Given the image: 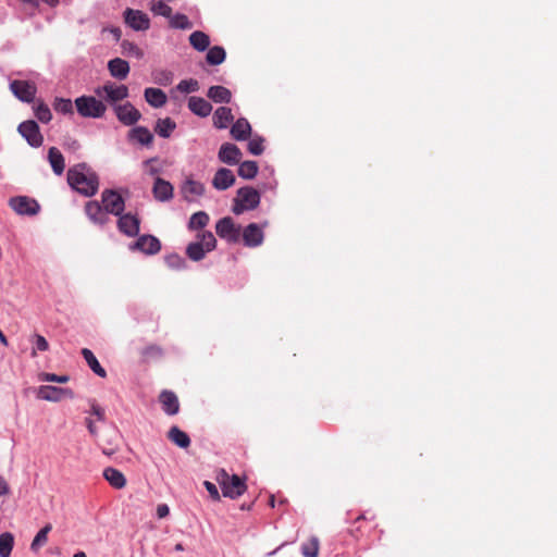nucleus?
Here are the masks:
<instances>
[{"label":"nucleus","mask_w":557,"mask_h":557,"mask_svg":"<svg viewBox=\"0 0 557 557\" xmlns=\"http://www.w3.org/2000/svg\"><path fill=\"white\" fill-rule=\"evenodd\" d=\"M209 223V215L205 211L194 213L188 222L189 230H200Z\"/></svg>","instance_id":"nucleus-41"},{"label":"nucleus","mask_w":557,"mask_h":557,"mask_svg":"<svg viewBox=\"0 0 557 557\" xmlns=\"http://www.w3.org/2000/svg\"><path fill=\"white\" fill-rule=\"evenodd\" d=\"M251 132V126L246 119H238L231 128V135L235 140H245Z\"/></svg>","instance_id":"nucleus-30"},{"label":"nucleus","mask_w":557,"mask_h":557,"mask_svg":"<svg viewBox=\"0 0 557 557\" xmlns=\"http://www.w3.org/2000/svg\"><path fill=\"white\" fill-rule=\"evenodd\" d=\"M14 545V536L4 532L0 534V557H10Z\"/></svg>","instance_id":"nucleus-38"},{"label":"nucleus","mask_w":557,"mask_h":557,"mask_svg":"<svg viewBox=\"0 0 557 557\" xmlns=\"http://www.w3.org/2000/svg\"><path fill=\"white\" fill-rule=\"evenodd\" d=\"M99 97L104 98L107 102L113 107L116 102L122 101L128 97V88L125 85H116L114 83H107L102 87L96 89Z\"/></svg>","instance_id":"nucleus-6"},{"label":"nucleus","mask_w":557,"mask_h":557,"mask_svg":"<svg viewBox=\"0 0 557 557\" xmlns=\"http://www.w3.org/2000/svg\"><path fill=\"white\" fill-rule=\"evenodd\" d=\"M73 557H87V556L84 552H78V553L74 554Z\"/></svg>","instance_id":"nucleus-63"},{"label":"nucleus","mask_w":557,"mask_h":557,"mask_svg":"<svg viewBox=\"0 0 557 557\" xmlns=\"http://www.w3.org/2000/svg\"><path fill=\"white\" fill-rule=\"evenodd\" d=\"M169 438L181 448H187L190 445L189 436L177 426L170 429Z\"/></svg>","instance_id":"nucleus-36"},{"label":"nucleus","mask_w":557,"mask_h":557,"mask_svg":"<svg viewBox=\"0 0 557 557\" xmlns=\"http://www.w3.org/2000/svg\"><path fill=\"white\" fill-rule=\"evenodd\" d=\"M36 397L38 399L58 403L64 398H73L74 394L70 388L41 385L36 389Z\"/></svg>","instance_id":"nucleus-7"},{"label":"nucleus","mask_w":557,"mask_h":557,"mask_svg":"<svg viewBox=\"0 0 557 557\" xmlns=\"http://www.w3.org/2000/svg\"><path fill=\"white\" fill-rule=\"evenodd\" d=\"M33 344L32 356L35 357L37 351H47L49 349V343L47 339L40 334H34L30 338Z\"/></svg>","instance_id":"nucleus-47"},{"label":"nucleus","mask_w":557,"mask_h":557,"mask_svg":"<svg viewBox=\"0 0 557 557\" xmlns=\"http://www.w3.org/2000/svg\"><path fill=\"white\" fill-rule=\"evenodd\" d=\"M39 381L42 382H55V383H67L70 377L67 375H57L54 373H40L38 376Z\"/></svg>","instance_id":"nucleus-51"},{"label":"nucleus","mask_w":557,"mask_h":557,"mask_svg":"<svg viewBox=\"0 0 557 557\" xmlns=\"http://www.w3.org/2000/svg\"><path fill=\"white\" fill-rule=\"evenodd\" d=\"M175 128L176 123L170 117H164L157 121L154 131L160 137L169 138Z\"/></svg>","instance_id":"nucleus-34"},{"label":"nucleus","mask_w":557,"mask_h":557,"mask_svg":"<svg viewBox=\"0 0 557 557\" xmlns=\"http://www.w3.org/2000/svg\"><path fill=\"white\" fill-rule=\"evenodd\" d=\"M163 75H164V81L161 78H157L156 81L160 84H168L170 82V76H169V74H163Z\"/></svg>","instance_id":"nucleus-60"},{"label":"nucleus","mask_w":557,"mask_h":557,"mask_svg":"<svg viewBox=\"0 0 557 557\" xmlns=\"http://www.w3.org/2000/svg\"><path fill=\"white\" fill-rule=\"evenodd\" d=\"M176 88L181 92L188 94L197 91L199 88V84L196 79H183L178 83Z\"/></svg>","instance_id":"nucleus-50"},{"label":"nucleus","mask_w":557,"mask_h":557,"mask_svg":"<svg viewBox=\"0 0 557 557\" xmlns=\"http://www.w3.org/2000/svg\"><path fill=\"white\" fill-rule=\"evenodd\" d=\"M70 186L84 196H92L99 188L97 174L85 163L76 164L67 172Z\"/></svg>","instance_id":"nucleus-1"},{"label":"nucleus","mask_w":557,"mask_h":557,"mask_svg":"<svg viewBox=\"0 0 557 557\" xmlns=\"http://www.w3.org/2000/svg\"><path fill=\"white\" fill-rule=\"evenodd\" d=\"M188 109L196 115L206 117L212 111V106L201 97H190L188 99Z\"/></svg>","instance_id":"nucleus-25"},{"label":"nucleus","mask_w":557,"mask_h":557,"mask_svg":"<svg viewBox=\"0 0 557 557\" xmlns=\"http://www.w3.org/2000/svg\"><path fill=\"white\" fill-rule=\"evenodd\" d=\"M234 183L235 176L233 172L226 168L219 169L212 180V185L218 190H225L233 186Z\"/></svg>","instance_id":"nucleus-20"},{"label":"nucleus","mask_w":557,"mask_h":557,"mask_svg":"<svg viewBox=\"0 0 557 557\" xmlns=\"http://www.w3.org/2000/svg\"><path fill=\"white\" fill-rule=\"evenodd\" d=\"M258 169L256 161H244L239 164L238 175L245 180H251L257 175Z\"/></svg>","instance_id":"nucleus-37"},{"label":"nucleus","mask_w":557,"mask_h":557,"mask_svg":"<svg viewBox=\"0 0 557 557\" xmlns=\"http://www.w3.org/2000/svg\"><path fill=\"white\" fill-rule=\"evenodd\" d=\"M113 110L117 120L126 126L134 125L141 119L140 112L131 102L115 104Z\"/></svg>","instance_id":"nucleus-12"},{"label":"nucleus","mask_w":557,"mask_h":557,"mask_svg":"<svg viewBox=\"0 0 557 557\" xmlns=\"http://www.w3.org/2000/svg\"><path fill=\"white\" fill-rule=\"evenodd\" d=\"M128 139L143 146H150L153 140V135L147 127L136 126L129 131Z\"/></svg>","instance_id":"nucleus-28"},{"label":"nucleus","mask_w":557,"mask_h":557,"mask_svg":"<svg viewBox=\"0 0 557 557\" xmlns=\"http://www.w3.org/2000/svg\"><path fill=\"white\" fill-rule=\"evenodd\" d=\"M101 201L107 214L121 215L124 211L125 202L123 197L115 190L106 189L101 194Z\"/></svg>","instance_id":"nucleus-10"},{"label":"nucleus","mask_w":557,"mask_h":557,"mask_svg":"<svg viewBox=\"0 0 557 557\" xmlns=\"http://www.w3.org/2000/svg\"><path fill=\"white\" fill-rule=\"evenodd\" d=\"M189 44L195 50L202 52L209 48L210 38L206 33L196 30L190 34Z\"/></svg>","instance_id":"nucleus-33"},{"label":"nucleus","mask_w":557,"mask_h":557,"mask_svg":"<svg viewBox=\"0 0 557 557\" xmlns=\"http://www.w3.org/2000/svg\"><path fill=\"white\" fill-rule=\"evenodd\" d=\"M48 160L50 162V165L53 170V172L57 175H61L64 172L65 169V161L60 152V150L55 147H51L48 151Z\"/></svg>","instance_id":"nucleus-31"},{"label":"nucleus","mask_w":557,"mask_h":557,"mask_svg":"<svg viewBox=\"0 0 557 557\" xmlns=\"http://www.w3.org/2000/svg\"><path fill=\"white\" fill-rule=\"evenodd\" d=\"M203 191V184L191 178H187L182 186L184 198L188 201H193L196 197L201 196Z\"/></svg>","instance_id":"nucleus-27"},{"label":"nucleus","mask_w":557,"mask_h":557,"mask_svg":"<svg viewBox=\"0 0 557 557\" xmlns=\"http://www.w3.org/2000/svg\"><path fill=\"white\" fill-rule=\"evenodd\" d=\"M132 250H139L146 255H154L161 249L159 239L152 235H143L129 246Z\"/></svg>","instance_id":"nucleus-15"},{"label":"nucleus","mask_w":557,"mask_h":557,"mask_svg":"<svg viewBox=\"0 0 557 557\" xmlns=\"http://www.w3.org/2000/svg\"><path fill=\"white\" fill-rule=\"evenodd\" d=\"M157 159H150V160H147L145 161L144 163V166H145V171L146 173H148L149 175H158L160 173V168L157 166Z\"/></svg>","instance_id":"nucleus-53"},{"label":"nucleus","mask_w":557,"mask_h":557,"mask_svg":"<svg viewBox=\"0 0 557 557\" xmlns=\"http://www.w3.org/2000/svg\"><path fill=\"white\" fill-rule=\"evenodd\" d=\"M103 453L106 455H112L114 453V449L113 448H110V449L103 448Z\"/></svg>","instance_id":"nucleus-62"},{"label":"nucleus","mask_w":557,"mask_h":557,"mask_svg":"<svg viewBox=\"0 0 557 557\" xmlns=\"http://www.w3.org/2000/svg\"><path fill=\"white\" fill-rule=\"evenodd\" d=\"M165 262L169 268L178 270L184 268L185 260L178 255H170L165 258Z\"/></svg>","instance_id":"nucleus-52"},{"label":"nucleus","mask_w":557,"mask_h":557,"mask_svg":"<svg viewBox=\"0 0 557 557\" xmlns=\"http://www.w3.org/2000/svg\"><path fill=\"white\" fill-rule=\"evenodd\" d=\"M263 230L256 223L247 225L243 231V240L247 247L260 246L263 243Z\"/></svg>","instance_id":"nucleus-17"},{"label":"nucleus","mask_w":557,"mask_h":557,"mask_svg":"<svg viewBox=\"0 0 557 557\" xmlns=\"http://www.w3.org/2000/svg\"><path fill=\"white\" fill-rule=\"evenodd\" d=\"M91 413L96 416L97 420H104V410L95 401L91 404Z\"/></svg>","instance_id":"nucleus-55"},{"label":"nucleus","mask_w":557,"mask_h":557,"mask_svg":"<svg viewBox=\"0 0 557 557\" xmlns=\"http://www.w3.org/2000/svg\"><path fill=\"white\" fill-rule=\"evenodd\" d=\"M124 22L136 32H145L150 27V18L149 16L140 11L127 8L124 13Z\"/></svg>","instance_id":"nucleus-9"},{"label":"nucleus","mask_w":557,"mask_h":557,"mask_svg":"<svg viewBox=\"0 0 557 557\" xmlns=\"http://www.w3.org/2000/svg\"><path fill=\"white\" fill-rule=\"evenodd\" d=\"M260 203V195L252 187H243L237 190V197L233 207L235 214H240L244 211L253 210Z\"/></svg>","instance_id":"nucleus-5"},{"label":"nucleus","mask_w":557,"mask_h":557,"mask_svg":"<svg viewBox=\"0 0 557 557\" xmlns=\"http://www.w3.org/2000/svg\"><path fill=\"white\" fill-rule=\"evenodd\" d=\"M0 342L1 344H3L4 346H8V339L5 337V335L2 333V331L0 330Z\"/></svg>","instance_id":"nucleus-61"},{"label":"nucleus","mask_w":557,"mask_h":557,"mask_svg":"<svg viewBox=\"0 0 557 557\" xmlns=\"http://www.w3.org/2000/svg\"><path fill=\"white\" fill-rule=\"evenodd\" d=\"M160 403L162 406L163 411L169 416H174L180 410V403L177 399V396L170 391H163L160 394Z\"/></svg>","instance_id":"nucleus-21"},{"label":"nucleus","mask_w":557,"mask_h":557,"mask_svg":"<svg viewBox=\"0 0 557 557\" xmlns=\"http://www.w3.org/2000/svg\"><path fill=\"white\" fill-rule=\"evenodd\" d=\"M145 100L153 108H161L166 103L168 97L160 88L148 87L144 91Z\"/></svg>","instance_id":"nucleus-26"},{"label":"nucleus","mask_w":557,"mask_h":557,"mask_svg":"<svg viewBox=\"0 0 557 557\" xmlns=\"http://www.w3.org/2000/svg\"><path fill=\"white\" fill-rule=\"evenodd\" d=\"M13 95L23 102H32L36 96V85L27 81H13L10 84Z\"/></svg>","instance_id":"nucleus-13"},{"label":"nucleus","mask_w":557,"mask_h":557,"mask_svg":"<svg viewBox=\"0 0 557 557\" xmlns=\"http://www.w3.org/2000/svg\"><path fill=\"white\" fill-rule=\"evenodd\" d=\"M207 96L216 103H228L232 98L231 91L224 86L210 87Z\"/></svg>","instance_id":"nucleus-32"},{"label":"nucleus","mask_w":557,"mask_h":557,"mask_svg":"<svg viewBox=\"0 0 557 557\" xmlns=\"http://www.w3.org/2000/svg\"><path fill=\"white\" fill-rule=\"evenodd\" d=\"M248 150L253 156H260L263 150V138L261 137H253L248 141Z\"/></svg>","instance_id":"nucleus-49"},{"label":"nucleus","mask_w":557,"mask_h":557,"mask_svg":"<svg viewBox=\"0 0 557 557\" xmlns=\"http://www.w3.org/2000/svg\"><path fill=\"white\" fill-rule=\"evenodd\" d=\"M51 524L45 525L34 537L30 548L33 552H38L48 541V533L51 531Z\"/></svg>","instance_id":"nucleus-42"},{"label":"nucleus","mask_w":557,"mask_h":557,"mask_svg":"<svg viewBox=\"0 0 557 557\" xmlns=\"http://www.w3.org/2000/svg\"><path fill=\"white\" fill-rule=\"evenodd\" d=\"M215 232L221 238L228 243H236L239 238V227L234 224L230 216L218 221Z\"/></svg>","instance_id":"nucleus-14"},{"label":"nucleus","mask_w":557,"mask_h":557,"mask_svg":"<svg viewBox=\"0 0 557 557\" xmlns=\"http://www.w3.org/2000/svg\"><path fill=\"white\" fill-rule=\"evenodd\" d=\"M9 205L20 215H35L40 209L38 202L27 196L13 197Z\"/></svg>","instance_id":"nucleus-11"},{"label":"nucleus","mask_w":557,"mask_h":557,"mask_svg":"<svg viewBox=\"0 0 557 557\" xmlns=\"http://www.w3.org/2000/svg\"><path fill=\"white\" fill-rule=\"evenodd\" d=\"M86 426L92 436H97L98 431H97V428L91 419H89V418L86 419Z\"/></svg>","instance_id":"nucleus-57"},{"label":"nucleus","mask_w":557,"mask_h":557,"mask_svg":"<svg viewBox=\"0 0 557 557\" xmlns=\"http://www.w3.org/2000/svg\"><path fill=\"white\" fill-rule=\"evenodd\" d=\"M85 212L89 220L95 224L103 225L109 221L103 206H100L98 201H88L85 206Z\"/></svg>","instance_id":"nucleus-19"},{"label":"nucleus","mask_w":557,"mask_h":557,"mask_svg":"<svg viewBox=\"0 0 557 557\" xmlns=\"http://www.w3.org/2000/svg\"><path fill=\"white\" fill-rule=\"evenodd\" d=\"M198 238V242L190 243L186 248V253L193 261L203 259L206 252L212 251L216 246V239L211 232H205Z\"/></svg>","instance_id":"nucleus-4"},{"label":"nucleus","mask_w":557,"mask_h":557,"mask_svg":"<svg viewBox=\"0 0 557 557\" xmlns=\"http://www.w3.org/2000/svg\"><path fill=\"white\" fill-rule=\"evenodd\" d=\"M150 10L156 15H161V16L169 17V18L172 15V8L170 5H168L166 3H164L162 0L158 1V2H151Z\"/></svg>","instance_id":"nucleus-48"},{"label":"nucleus","mask_w":557,"mask_h":557,"mask_svg":"<svg viewBox=\"0 0 557 557\" xmlns=\"http://www.w3.org/2000/svg\"><path fill=\"white\" fill-rule=\"evenodd\" d=\"M170 513V508L168 505L165 504H160L158 505L157 507V516L159 519H163L165 517H168Z\"/></svg>","instance_id":"nucleus-56"},{"label":"nucleus","mask_w":557,"mask_h":557,"mask_svg":"<svg viewBox=\"0 0 557 557\" xmlns=\"http://www.w3.org/2000/svg\"><path fill=\"white\" fill-rule=\"evenodd\" d=\"M34 113L35 116L41 122V123H49L52 119V113L49 109V107L44 102H38L34 107Z\"/></svg>","instance_id":"nucleus-45"},{"label":"nucleus","mask_w":557,"mask_h":557,"mask_svg":"<svg viewBox=\"0 0 557 557\" xmlns=\"http://www.w3.org/2000/svg\"><path fill=\"white\" fill-rule=\"evenodd\" d=\"M234 116L232 110L226 107H220L213 114V124L216 128H226L233 121Z\"/></svg>","instance_id":"nucleus-29"},{"label":"nucleus","mask_w":557,"mask_h":557,"mask_svg":"<svg viewBox=\"0 0 557 557\" xmlns=\"http://www.w3.org/2000/svg\"><path fill=\"white\" fill-rule=\"evenodd\" d=\"M226 57L225 50L220 46H214L207 53V62L211 65H219L224 62Z\"/></svg>","instance_id":"nucleus-39"},{"label":"nucleus","mask_w":557,"mask_h":557,"mask_svg":"<svg viewBox=\"0 0 557 557\" xmlns=\"http://www.w3.org/2000/svg\"><path fill=\"white\" fill-rule=\"evenodd\" d=\"M9 491L10 488L8 482L2 476H0V496L7 495Z\"/></svg>","instance_id":"nucleus-58"},{"label":"nucleus","mask_w":557,"mask_h":557,"mask_svg":"<svg viewBox=\"0 0 557 557\" xmlns=\"http://www.w3.org/2000/svg\"><path fill=\"white\" fill-rule=\"evenodd\" d=\"M117 228L121 233L128 237H134L139 233V219L137 215L132 213H125L119 215Z\"/></svg>","instance_id":"nucleus-16"},{"label":"nucleus","mask_w":557,"mask_h":557,"mask_svg":"<svg viewBox=\"0 0 557 557\" xmlns=\"http://www.w3.org/2000/svg\"><path fill=\"white\" fill-rule=\"evenodd\" d=\"M153 196L159 201H168L173 197V186L170 182L157 177L152 188Z\"/></svg>","instance_id":"nucleus-22"},{"label":"nucleus","mask_w":557,"mask_h":557,"mask_svg":"<svg viewBox=\"0 0 557 557\" xmlns=\"http://www.w3.org/2000/svg\"><path fill=\"white\" fill-rule=\"evenodd\" d=\"M110 75L117 79H125L129 73V64L121 58H114L108 62Z\"/></svg>","instance_id":"nucleus-24"},{"label":"nucleus","mask_w":557,"mask_h":557,"mask_svg":"<svg viewBox=\"0 0 557 557\" xmlns=\"http://www.w3.org/2000/svg\"><path fill=\"white\" fill-rule=\"evenodd\" d=\"M104 480L116 490H122L126 486V478L125 475L116 468L107 467L103 470Z\"/></svg>","instance_id":"nucleus-23"},{"label":"nucleus","mask_w":557,"mask_h":557,"mask_svg":"<svg viewBox=\"0 0 557 557\" xmlns=\"http://www.w3.org/2000/svg\"><path fill=\"white\" fill-rule=\"evenodd\" d=\"M52 107L55 112L61 114H73V102L71 99H65L61 97H57L52 103Z\"/></svg>","instance_id":"nucleus-43"},{"label":"nucleus","mask_w":557,"mask_h":557,"mask_svg":"<svg viewBox=\"0 0 557 557\" xmlns=\"http://www.w3.org/2000/svg\"><path fill=\"white\" fill-rule=\"evenodd\" d=\"M75 108L81 116L90 119H100L107 111L106 104L94 96L76 98Z\"/></svg>","instance_id":"nucleus-3"},{"label":"nucleus","mask_w":557,"mask_h":557,"mask_svg":"<svg viewBox=\"0 0 557 557\" xmlns=\"http://www.w3.org/2000/svg\"><path fill=\"white\" fill-rule=\"evenodd\" d=\"M183 549H184V547H183V545L181 543L175 545V550L181 552Z\"/></svg>","instance_id":"nucleus-64"},{"label":"nucleus","mask_w":557,"mask_h":557,"mask_svg":"<svg viewBox=\"0 0 557 557\" xmlns=\"http://www.w3.org/2000/svg\"><path fill=\"white\" fill-rule=\"evenodd\" d=\"M203 485L213 500H220V494L215 484L205 481Z\"/></svg>","instance_id":"nucleus-54"},{"label":"nucleus","mask_w":557,"mask_h":557,"mask_svg":"<svg viewBox=\"0 0 557 557\" xmlns=\"http://www.w3.org/2000/svg\"><path fill=\"white\" fill-rule=\"evenodd\" d=\"M170 26L176 29H190L193 23L185 14L177 13L170 16Z\"/></svg>","instance_id":"nucleus-44"},{"label":"nucleus","mask_w":557,"mask_h":557,"mask_svg":"<svg viewBox=\"0 0 557 557\" xmlns=\"http://www.w3.org/2000/svg\"><path fill=\"white\" fill-rule=\"evenodd\" d=\"M22 3L30 5L32 8H37L38 1L37 0H21Z\"/></svg>","instance_id":"nucleus-59"},{"label":"nucleus","mask_w":557,"mask_h":557,"mask_svg":"<svg viewBox=\"0 0 557 557\" xmlns=\"http://www.w3.org/2000/svg\"><path fill=\"white\" fill-rule=\"evenodd\" d=\"M121 48L123 50V53L128 57H134L136 59H141L144 57L143 49L132 41L124 40L121 44Z\"/></svg>","instance_id":"nucleus-46"},{"label":"nucleus","mask_w":557,"mask_h":557,"mask_svg":"<svg viewBox=\"0 0 557 557\" xmlns=\"http://www.w3.org/2000/svg\"><path fill=\"white\" fill-rule=\"evenodd\" d=\"M17 131H18L20 135L32 147L38 148L42 145L44 137L40 133L38 124L35 121L28 120V121L22 122L18 125Z\"/></svg>","instance_id":"nucleus-8"},{"label":"nucleus","mask_w":557,"mask_h":557,"mask_svg":"<svg viewBox=\"0 0 557 557\" xmlns=\"http://www.w3.org/2000/svg\"><path fill=\"white\" fill-rule=\"evenodd\" d=\"M216 481L221 486L224 497L235 499L246 492V483L236 474H228L225 470H221L216 475Z\"/></svg>","instance_id":"nucleus-2"},{"label":"nucleus","mask_w":557,"mask_h":557,"mask_svg":"<svg viewBox=\"0 0 557 557\" xmlns=\"http://www.w3.org/2000/svg\"><path fill=\"white\" fill-rule=\"evenodd\" d=\"M320 542L317 536H311L308 542L301 545V554L304 557H318Z\"/></svg>","instance_id":"nucleus-40"},{"label":"nucleus","mask_w":557,"mask_h":557,"mask_svg":"<svg viewBox=\"0 0 557 557\" xmlns=\"http://www.w3.org/2000/svg\"><path fill=\"white\" fill-rule=\"evenodd\" d=\"M82 355L84 359L86 360L89 368L100 377H104L107 375L106 370L100 366L99 361L97 360L96 356L92 354V351L88 348L82 349Z\"/></svg>","instance_id":"nucleus-35"},{"label":"nucleus","mask_w":557,"mask_h":557,"mask_svg":"<svg viewBox=\"0 0 557 557\" xmlns=\"http://www.w3.org/2000/svg\"><path fill=\"white\" fill-rule=\"evenodd\" d=\"M218 156L221 162L233 165L242 159V151L236 145L225 143L220 147Z\"/></svg>","instance_id":"nucleus-18"}]
</instances>
